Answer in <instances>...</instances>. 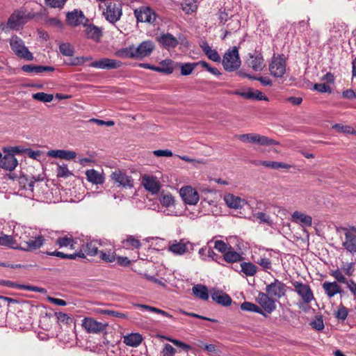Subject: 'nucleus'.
<instances>
[{"label": "nucleus", "mask_w": 356, "mask_h": 356, "mask_svg": "<svg viewBox=\"0 0 356 356\" xmlns=\"http://www.w3.org/2000/svg\"><path fill=\"white\" fill-rule=\"evenodd\" d=\"M56 243L60 247H68L70 246L72 249L76 248L75 244L76 243L72 237H60L57 239Z\"/></svg>", "instance_id": "47"}, {"label": "nucleus", "mask_w": 356, "mask_h": 356, "mask_svg": "<svg viewBox=\"0 0 356 356\" xmlns=\"http://www.w3.org/2000/svg\"><path fill=\"white\" fill-rule=\"evenodd\" d=\"M291 220L302 227H311L312 225V218L298 211H296L291 214Z\"/></svg>", "instance_id": "27"}, {"label": "nucleus", "mask_w": 356, "mask_h": 356, "mask_svg": "<svg viewBox=\"0 0 356 356\" xmlns=\"http://www.w3.org/2000/svg\"><path fill=\"white\" fill-rule=\"evenodd\" d=\"M332 128L338 132L344 134H354L353 128L350 126L343 125L341 124H336Z\"/></svg>", "instance_id": "59"}, {"label": "nucleus", "mask_w": 356, "mask_h": 356, "mask_svg": "<svg viewBox=\"0 0 356 356\" xmlns=\"http://www.w3.org/2000/svg\"><path fill=\"white\" fill-rule=\"evenodd\" d=\"M223 259L228 263H235L241 261L243 257L238 252L234 250L232 247H231V248L223 254Z\"/></svg>", "instance_id": "43"}, {"label": "nucleus", "mask_w": 356, "mask_h": 356, "mask_svg": "<svg viewBox=\"0 0 356 356\" xmlns=\"http://www.w3.org/2000/svg\"><path fill=\"white\" fill-rule=\"evenodd\" d=\"M266 292L270 297L279 299L285 295L286 285L275 279L273 282L266 285Z\"/></svg>", "instance_id": "16"}, {"label": "nucleus", "mask_w": 356, "mask_h": 356, "mask_svg": "<svg viewBox=\"0 0 356 356\" xmlns=\"http://www.w3.org/2000/svg\"><path fill=\"white\" fill-rule=\"evenodd\" d=\"M159 200L161 204L165 207L164 213L168 216H181L180 212L175 210V197L170 192L163 191L159 196Z\"/></svg>", "instance_id": "8"}, {"label": "nucleus", "mask_w": 356, "mask_h": 356, "mask_svg": "<svg viewBox=\"0 0 356 356\" xmlns=\"http://www.w3.org/2000/svg\"><path fill=\"white\" fill-rule=\"evenodd\" d=\"M200 213L201 211L199 209H194L193 210L187 209L184 215L191 220H195L200 216Z\"/></svg>", "instance_id": "63"}, {"label": "nucleus", "mask_w": 356, "mask_h": 356, "mask_svg": "<svg viewBox=\"0 0 356 356\" xmlns=\"http://www.w3.org/2000/svg\"><path fill=\"white\" fill-rule=\"evenodd\" d=\"M67 22L72 26H78L81 24L83 26L88 22V19L83 15V13L79 10H74L67 14Z\"/></svg>", "instance_id": "21"}, {"label": "nucleus", "mask_w": 356, "mask_h": 356, "mask_svg": "<svg viewBox=\"0 0 356 356\" xmlns=\"http://www.w3.org/2000/svg\"><path fill=\"white\" fill-rule=\"evenodd\" d=\"M330 275L339 283L346 284L352 294L356 297V283L353 280H347L339 268L332 270Z\"/></svg>", "instance_id": "23"}, {"label": "nucleus", "mask_w": 356, "mask_h": 356, "mask_svg": "<svg viewBox=\"0 0 356 356\" xmlns=\"http://www.w3.org/2000/svg\"><path fill=\"white\" fill-rule=\"evenodd\" d=\"M238 138L243 143L258 144L261 146H271L277 144V142L272 138L254 133L241 134Z\"/></svg>", "instance_id": "5"}, {"label": "nucleus", "mask_w": 356, "mask_h": 356, "mask_svg": "<svg viewBox=\"0 0 356 356\" xmlns=\"http://www.w3.org/2000/svg\"><path fill=\"white\" fill-rule=\"evenodd\" d=\"M17 160L13 154H6L3 157L1 156L0 159V166L1 168L12 171L17 165Z\"/></svg>", "instance_id": "30"}, {"label": "nucleus", "mask_w": 356, "mask_h": 356, "mask_svg": "<svg viewBox=\"0 0 356 356\" xmlns=\"http://www.w3.org/2000/svg\"><path fill=\"white\" fill-rule=\"evenodd\" d=\"M124 247L130 249H138L141 246V243L137 237H135L132 235H129L127 238L122 241Z\"/></svg>", "instance_id": "44"}, {"label": "nucleus", "mask_w": 356, "mask_h": 356, "mask_svg": "<svg viewBox=\"0 0 356 356\" xmlns=\"http://www.w3.org/2000/svg\"><path fill=\"white\" fill-rule=\"evenodd\" d=\"M84 33L87 38L92 39L95 41H99L102 35L101 28L94 24H85Z\"/></svg>", "instance_id": "29"}, {"label": "nucleus", "mask_w": 356, "mask_h": 356, "mask_svg": "<svg viewBox=\"0 0 356 356\" xmlns=\"http://www.w3.org/2000/svg\"><path fill=\"white\" fill-rule=\"evenodd\" d=\"M231 245L225 243L222 241H216L214 244V248L218 250L220 252L222 253L223 254L227 252L229 249L231 248Z\"/></svg>", "instance_id": "58"}, {"label": "nucleus", "mask_w": 356, "mask_h": 356, "mask_svg": "<svg viewBox=\"0 0 356 356\" xmlns=\"http://www.w3.org/2000/svg\"><path fill=\"white\" fill-rule=\"evenodd\" d=\"M32 98L43 103H49L53 100L54 95L40 92L33 94Z\"/></svg>", "instance_id": "49"}, {"label": "nucleus", "mask_w": 356, "mask_h": 356, "mask_svg": "<svg viewBox=\"0 0 356 356\" xmlns=\"http://www.w3.org/2000/svg\"><path fill=\"white\" fill-rule=\"evenodd\" d=\"M257 302L268 313H271L275 309V301L267 293L260 292Z\"/></svg>", "instance_id": "24"}, {"label": "nucleus", "mask_w": 356, "mask_h": 356, "mask_svg": "<svg viewBox=\"0 0 356 356\" xmlns=\"http://www.w3.org/2000/svg\"><path fill=\"white\" fill-rule=\"evenodd\" d=\"M9 286L15 287V288H17L19 289H24V290L29 291H35V292H39L41 293H44L47 292V290L44 288H40V287L33 286H30V285H21V284L14 285L13 283H10L9 284Z\"/></svg>", "instance_id": "51"}, {"label": "nucleus", "mask_w": 356, "mask_h": 356, "mask_svg": "<svg viewBox=\"0 0 356 356\" xmlns=\"http://www.w3.org/2000/svg\"><path fill=\"white\" fill-rule=\"evenodd\" d=\"M270 74L276 78H282L286 72V60L283 55L273 56L269 64Z\"/></svg>", "instance_id": "9"}, {"label": "nucleus", "mask_w": 356, "mask_h": 356, "mask_svg": "<svg viewBox=\"0 0 356 356\" xmlns=\"http://www.w3.org/2000/svg\"><path fill=\"white\" fill-rule=\"evenodd\" d=\"M134 15L138 22L152 24L155 22L156 15L149 7L141 6L134 10Z\"/></svg>", "instance_id": "15"}, {"label": "nucleus", "mask_w": 356, "mask_h": 356, "mask_svg": "<svg viewBox=\"0 0 356 356\" xmlns=\"http://www.w3.org/2000/svg\"><path fill=\"white\" fill-rule=\"evenodd\" d=\"M181 69V74L183 76H187L192 73L193 70L197 67V63H187L177 64Z\"/></svg>", "instance_id": "48"}, {"label": "nucleus", "mask_w": 356, "mask_h": 356, "mask_svg": "<svg viewBox=\"0 0 356 356\" xmlns=\"http://www.w3.org/2000/svg\"><path fill=\"white\" fill-rule=\"evenodd\" d=\"M142 185L152 195L157 194L161 189V184L156 177L149 175H144L142 177Z\"/></svg>", "instance_id": "19"}, {"label": "nucleus", "mask_w": 356, "mask_h": 356, "mask_svg": "<svg viewBox=\"0 0 356 356\" xmlns=\"http://www.w3.org/2000/svg\"><path fill=\"white\" fill-rule=\"evenodd\" d=\"M0 245L7 246L13 249H19L18 240L13 236L1 234L0 236Z\"/></svg>", "instance_id": "38"}, {"label": "nucleus", "mask_w": 356, "mask_h": 356, "mask_svg": "<svg viewBox=\"0 0 356 356\" xmlns=\"http://www.w3.org/2000/svg\"><path fill=\"white\" fill-rule=\"evenodd\" d=\"M211 298L213 301L223 306H229L232 304V298L227 293L221 291L211 293Z\"/></svg>", "instance_id": "33"}, {"label": "nucleus", "mask_w": 356, "mask_h": 356, "mask_svg": "<svg viewBox=\"0 0 356 356\" xmlns=\"http://www.w3.org/2000/svg\"><path fill=\"white\" fill-rule=\"evenodd\" d=\"M22 70L27 73L39 74L44 72H54V68L51 66H42L33 65H24L22 67Z\"/></svg>", "instance_id": "31"}, {"label": "nucleus", "mask_w": 356, "mask_h": 356, "mask_svg": "<svg viewBox=\"0 0 356 356\" xmlns=\"http://www.w3.org/2000/svg\"><path fill=\"white\" fill-rule=\"evenodd\" d=\"M354 264V262L343 264L341 269L339 270L341 272L342 274L343 273L348 276H352L355 270Z\"/></svg>", "instance_id": "56"}, {"label": "nucleus", "mask_w": 356, "mask_h": 356, "mask_svg": "<svg viewBox=\"0 0 356 356\" xmlns=\"http://www.w3.org/2000/svg\"><path fill=\"white\" fill-rule=\"evenodd\" d=\"M121 65V61L107 58H104L99 60L92 62L90 64V67L106 70L117 69L119 68Z\"/></svg>", "instance_id": "20"}, {"label": "nucleus", "mask_w": 356, "mask_h": 356, "mask_svg": "<svg viewBox=\"0 0 356 356\" xmlns=\"http://www.w3.org/2000/svg\"><path fill=\"white\" fill-rule=\"evenodd\" d=\"M166 340L172 342L174 345H175L176 346L181 348L182 350H185L186 352H188L189 350L191 349V346L186 344V343H184V342L178 340V339H172L170 337H164Z\"/></svg>", "instance_id": "60"}, {"label": "nucleus", "mask_w": 356, "mask_h": 356, "mask_svg": "<svg viewBox=\"0 0 356 356\" xmlns=\"http://www.w3.org/2000/svg\"><path fill=\"white\" fill-rule=\"evenodd\" d=\"M103 15L111 24H115L122 15V4L120 2L108 1L103 11Z\"/></svg>", "instance_id": "3"}, {"label": "nucleus", "mask_w": 356, "mask_h": 356, "mask_svg": "<svg viewBox=\"0 0 356 356\" xmlns=\"http://www.w3.org/2000/svg\"><path fill=\"white\" fill-rule=\"evenodd\" d=\"M157 41L162 47L170 49L177 47L179 43L183 42L184 40L180 34L178 37H175L169 33H162L157 37Z\"/></svg>", "instance_id": "10"}, {"label": "nucleus", "mask_w": 356, "mask_h": 356, "mask_svg": "<svg viewBox=\"0 0 356 356\" xmlns=\"http://www.w3.org/2000/svg\"><path fill=\"white\" fill-rule=\"evenodd\" d=\"M19 183L21 185H22V187L26 191L25 195L29 197L33 195L35 184L37 186L39 184L38 181L33 178L28 179L27 178L24 177L21 178Z\"/></svg>", "instance_id": "37"}, {"label": "nucleus", "mask_w": 356, "mask_h": 356, "mask_svg": "<svg viewBox=\"0 0 356 356\" xmlns=\"http://www.w3.org/2000/svg\"><path fill=\"white\" fill-rule=\"evenodd\" d=\"M176 353V350L168 343H165L163 346V348L161 350L162 356H175Z\"/></svg>", "instance_id": "64"}, {"label": "nucleus", "mask_w": 356, "mask_h": 356, "mask_svg": "<svg viewBox=\"0 0 356 356\" xmlns=\"http://www.w3.org/2000/svg\"><path fill=\"white\" fill-rule=\"evenodd\" d=\"M100 243L97 241H87L81 245V250L87 254L95 256L99 254L98 248Z\"/></svg>", "instance_id": "36"}, {"label": "nucleus", "mask_w": 356, "mask_h": 356, "mask_svg": "<svg viewBox=\"0 0 356 356\" xmlns=\"http://www.w3.org/2000/svg\"><path fill=\"white\" fill-rule=\"evenodd\" d=\"M345 237L342 242V246L352 254H356V227L344 229Z\"/></svg>", "instance_id": "14"}, {"label": "nucleus", "mask_w": 356, "mask_h": 356, "mask_svg": "<svg viewBox=\"0 0 356 356\" xmlns=\"http://www.w3.org/2000/svg\"><path fill=\"white\" fill-rule=\"evenodd\" d=\"M202 49L207 56L214 62H220L221 58L216 49H213L208 44L204 43Z\"/></svg>", "instance_id": "42"}, {"label": "nucleus", "mask_w": 356, "mask_h": 356, "mask_svg": "<svg viewBox=\"0 0 356 356\" xmlns=\"http://www.w3.org/2000/svg\"><path fill=\"white\" fill-rule=\"evenodd\" d=\"M96 313L99 314H106V315L111 316L112 317L125 318L124 314H121L116 311H113V310L97 309L96 310Z\"/></svg>", "instance_id": "61"}, {"label": "nucleus", "mask_w": 356, "mask_h": 356, "mask_svg": "<svg viewBox=\"0 0 356 356\" xmlns=\"http://www.w3.org/2000/svg\"><path fill=\"white\" fill-rule=\"evenodd\" d=\"M10 45L15 54L20 58L27 60L33 59V54L29 51L22 39L17 36H13L10 40Z\"/></svg>", "instance_id": "7"}, {"label": "nucleus", "mask_w": 356, "mask_h": 356, "mask_svg": "<svg viewBox=\"0 0 356 356\" xmlns=\"http://www.w3.org/2000/svg\"><path fill=\"white\" fill-rule=\"evenodd\" d=\"M155 48L154 44L151 40L142 42L138 46H129L121 50L123 57L141 60L149 56Z\"/></svg>", "instance_id": "1"}, {"label": "nucleus", "mask_w": 356, "mask_h": 356, "mask_svg": "<svg viewBox=\"0 0 356 356\" xmlns=\"http://www.w3.org/2000/svg\"><path fill=\"white\" fill-rule=\"evenodd\" d=\"M338 282L337 281L323 282L322 285L323 289L329 298L334 297L337 294H341L343 292Z\"/></svg>", "instance_id": "26"}, {"label": "nucleus", "mask_w": 356, "mask_h": 356, "mask_svg": "<svg viewBox=\"0 0 356 356\" xmlns=\"http://www.w3.org/2000/svg\"><path fill=\"white\" fill-rule=\"evenodd\" d=\"M195 245L186 238L169 241L168 250L175 255H183L194 250Z\"/></svg>", "instance_id": "4"}, {"label": "nucleus", "mask_w": 356, "mask_h": 356, "mask_svg": "<svg viewBox=\"0 0 356 356\" xmlns=\"http://www.w3.org/2000/svg\"><path fill=\"white\" fill-rule=\"evenodd\" d=\"M44 238L42 235H34L33 233L31 234L26 244L19 245V250L24 251H33L40 248L44 243Z\"/></svg>", "instance_id": "22"}, {"label": "nucleus", "mask_w": 356, "mask_h": 356, "mask_svg": "<svg viewBox=\"0 0 356 356\" xmlns=\"http://www.w3.org/2000/svg\"><path fill=\"white\" fill-rule=\"evenodd\" d=\"M99 258L105 262L111 263L115 261V254L112 250L107 252H103L102 250L99 251Z\"/></svg>", "instance_id": "50"}, {"label": "nucleus", "mask_w": 356, "mask_h": 356, "mask_svg": "<svg viewBox=\"0 0 356 356\" xmlns=\"http://www.w3.org/2000/svg\"><path fill=\"white\" fill-rule=\"evenodd\" d=\"M348 315V309L343 305H340L335 313V317L341 321H344Z\"/></svg>", "instance_id": "55"}, {"label": "nucleus", "mask_w": 356, "mask_h": 356, "mask_svg": "<svg viewBox=\"0 0 356 356\" xmlns=\"http://www.w3.org/2000/svg\"><path fill=\"white\" fill-rule=\"evenodd\" d=\"M81 326L88 333L98 334L105 330L108 324L99 322L90 317H86L82 320Z\"/></svg>", "instance_id": "12"}, {"label": "nucleus", "mask_w": 356, "mask_h": 356, "mask_svg": "<svg viewBox=\"0 0 356 356\" xmlns=\"http://www.w3.org/2000/svg\"><path fill=\"white\" fill-rule=\"evenodd\" d=\"M241 271L246 276H254L256 273L257 268L251 262H243L241 264Z\"/></svg>", "instance_id": "45"}, {"label": "nucleus", "mask_w": 356, "mask_h": 356, "mask_svg": "<svg viewBox=\"0 0 356 356\" xmlns=\"http://www.w3.org/2000/svg\"><path fill=\"white\" fill-rule=\"evenodd\" d=\"M248 65L255 72L261 71L266 66L264 59L261 53L255 51L248 54Z\"/></svg>", "instance_id": "18"}, {"label": "nucleus", "mask_w": 356, "mask_h": 356, "mask_svg": "<svg viewBox=\"0 0 356 356\" xmlns=\"http://www.w3.org/2000/svg\"><path fill=\"white\" fill-rule=\"evenodd\" d=\"M33 17V15L25 10H16L9 17L7 25L12 29H18Z\"/></svg>", "instance_id": "6"}, {"label": "nucleus", "mask_w": 356, "mask_h": 356, "mask_svg": "<svg viewBox=\"0 0 356 356\" xmlns=\"http://www.w3.org/2000/svg\"><path fill=\"white\" fill-rule=\"evenodd\" d=\"M143 339L142 335L139 333H131L123 337V342L131 347H138Z\"/></svg>", "instance_id": "34"}, {"label": "nucleus", "mask_w": 356, "mask_h": 356, "mask_svg": "<svg viewBox=\"0 0 356 356\" xmlns=\"http://www.w3.org/2000/svg\"><path fill=\"white\" fill-rule=\"evenodd\" d=\"M258 164L273 170H277L280 168L288 170L292 168V165L290 164L277 161H260Z\"/></svg>", "instance_id": "39"}, {"label": "nucleus", "mask_w": 356, "mask_h": 356, "mask_svg": "<svg viewBox=\"0 0 356 356\" xmlns=\"http://www.w3.org/2000/svg\"><path fill=\"white\" fill-rule=\"evenodd\" d=\"M86 176L87 180L93 184H102L104 182V177L103 174L95 169H90L86 170Z\"/></svg>", "instance_id": "35"}, {"label": "nucleus", "mask_w": 356, "mask_h": 356, "mask_svg": "<svg viewBox=\"0 0 356 356\" xmlns=\"http://www.w3.org/2000/svg\"><path fill=\"white\" fill-rule=\"evenodd\" d=\"M193 294L198 298L207 300L209 299V292L206 286L202 284H196L192 288Z\"/></svg>", "instance_id": "41"}, {"label": "nucleus", "mask_w": 356, "mask_h": 356, "mask_svg": "<svg viewBox=\"0 0 356 356\" xmlns=\"http://www.w3.org/2000/svg\"><path fill=\"white\" fill-rule=\"evenodd\" d=\"M292 285L294 287L295 291L301 298L302 303L309 304L314 300L313 291L308 284L300 282H293Z\"/></svg>", "instance_id": "11"}, {"label": "nucleus", "mask_w": 356, "mask_h": 356, "mask_svg": "<svg viewBox=\"0 0 356 356\" xmlns=\"http://www.w3.org/2000/svg\"><path fill=\"white\" fill-rule=\"evenodd\" d=\"M257 219L260 223H266V225L271 226L273 225V220L270 217L264 212H258L255 215Z\"/></svg>", "instance_id": "57"}, {"label": "nucleus", "mask_w": 356, "mask_h": 356, "mask_svg": "<svg viewBox=\"0 0 356 356\" xmlns=\"http://www.w3.org/2000/svg\"><path fill=\"white\" fill-rule=\"evenodd\" d=\"M158 69H155V72H163L167 74L172 73L175 69V63L170 59H166L162 60L159 66H157Z\"/></svg>", "instance_id": "40"}, {"label": "nucleus", "mask_w": 356, "mask_h": 356, "mask_svg": "<svg viewBox=\"0 0 356 356\" xmlns=\"http://www.w3.org/2000/svg\"><path fill=\"white\" fill-rule=\"evenodd\" d=\"M111 178L118 186L124 188H131L134 187V179L120 170H116L113 172Z\"/></svg>", "instance_id": "13"}, {"label": "nucleus", "mask_w": 356, "mask_h": 356, "mask_svg": "<svg viewBox=\"0 0 356 356\" xmlns=\"http://www.w3.org/2000/svg\"><path fill=\"white\" fill-rule=\"evenodd\" d=\"M66 0H44L47 6L54 8H62Z\"/></svg>", "instance_id": "62"}, {"label": "nucleus", "mask_w": 356, "mask_h": 356, "mask_svg": "<svg viewBox=\"0 0 356 356\" xmlns=\"http://www.w3.org/2000/svg\"><path fill=\"white\" fill-rule=\"evenodd\" d=\"M47 156L70 161L76 158V153L72 150L52 149L47 152Z\"/></svg>", "instance_id": "28"}, {"label": "nucleus", "mask_w": 356, "mask_h": 356, "mask_svg": "<svg viewBox=\"0 0 356 356\" xmlns=\"http://www.w3.org/2000/svg\"><path fill=\"white\" fill-rule=\"evenodd\" d=\"M241 27V22L238 17H232L229 19L226 29L223 30L222 39L224 40L227 35L237 31Z\"/></svg>", "instance_id": "32"}, {"label": "nucleus", "mask_w": 356, "mask_h": 356, "mask_svg": "<svg viewBox=\"0 0 356 356\" xmlns=\"http://www.w3.org/2000/svg\"><path fill=\"white\" fill-rule=\"evenodd\" d=\"M179 193L183 201L188 204L195 205L200 200L198 193L191 186L181 187Z\"/></svg>", "instance_id": "17"}, {"label": "nucleus", "mask_w": 356, "mask_h": 356, "mask_svg": "<svg viewBox=\"0 0 356 356\" xmlns=\"http://www.w3.org/2000/svg\"><path fill=\"white\" fill-rule=\"evenodd\" d=\"M224 200L229 208L235 209L242 208L244 205L248 204L245 200L231 193L225 195Z\"/></svg>", "instance_id": "25"}, {"label": "nucleus", "mask_w": 356, "mask_h": 356, "mask_svg": "<svg viewBox=\"0 0 356 356\" xmlns=\"http://www.w3.org/2000/svg\"><path fill=\"white\" fill-rule=\"evenodd\" d=\"M241 309L243 311L262 314V309L259 307L250 302H244L242 303L241 305Z\"/></svg>", "instance_id": "52"}, {"label": "nucleus", "mask_w": 356, "mask_h": 356, "mask_svg": "<svg viewBox=\"0 0 356 356\" xmlns=\"http://www.w3.org/2000/svg\"><path fill=\"white\" fill-rule=\"evenodd\" d=\"M56 173L58 177L62 178H67L72 175V172L68 170L66 164H58Z\"/></svg>", "instance_id": "54"}, {"label": "nucleus", "mask_w": 356, "mask_h": 356, "mask_svg": "<svg viewBox=\"0 0 356 356\" xmlns=\"http://www.w3.org/2000/svg\"><path fill=\"white\" fill-rule=\"evenodd\" d=\"M222 65L225 70L229 72L234 71L240 67L241 60L236 47H233L226 51L223 56Z\"/></svg>", "instance_id": "2"}, {"label": "nucleus", "mask_w": 356, "mask_h": 356, "mask_svg": "<svg viewBox=\"0 0 356 356\" xmlns=\"http://www.w3.org/2000/svg\"><path fill=\"white\" fill-rule=\"evenodd\" d=\"M31 231V229L29 227H26L24 226L21 225H16L14 227L13 229V237L17 239V238H19V240L21 238V237L24 235V234H29V232Z\"/></svg>", "instance_id": "53"}, {"label": "nucleus", "mask_w": 356, "mask_h": 356, "mask_svg": "<svg viewBox=\"0 0 356 356\" xmlns=\"http://www.w3.org/2000/svg\"><path fill=\"white\" fill-rule=\"evenodd\" d=\"M182 10L186 13L190 14L195 12L197 8V3L195 0H185L181 3Z\"/></svg>", "instance_id": "46"}]
</instances>
